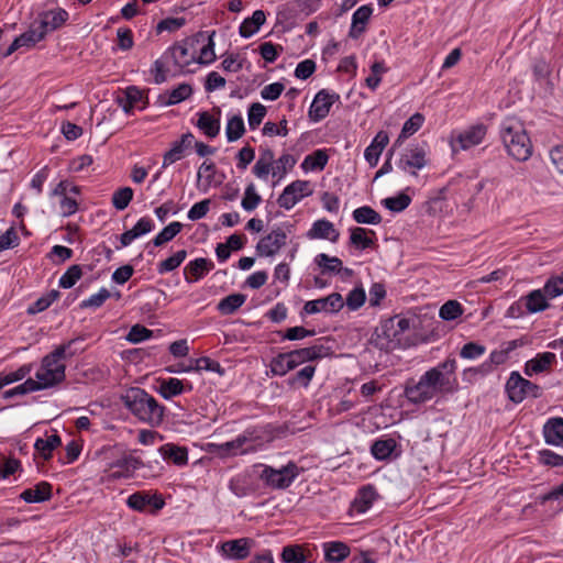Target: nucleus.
<instances>
[{
    "label": "nucleus",
    "instance_id": "423d86ee",
    "mask_svg": "<svg viewBox=\"0 0 563 563\" xmlns=\"http://www.w3.org/2000/svg\"><path fill=\"white\" fill-rule=\"evenodd\" d=\"M113 457L112 461L106 464V472L109 473L108 478L112 481L131 478L136 470L144 466L142 460L134 452L122 451L119 454H113Z\"/></svg>",
    "mask_w": 563,
    "mask_h": 563
},
{
    "label": "nucleus",
    "instance_id": "72a5a7b5",
    "mask_svg": "<svg viewBox=\"0 0 563 563\" xmlns=\"http://www.w3.org/2000/svg\"><path fill=\"white\" fill-rule=\"evenodd\" d=\"M246 301V295L244 294H231L222 298L218 305V311L223 316L233 314L238 311Z\"/></svg>",
    "mask_w": 563,
    "mask_h": 563
},
{
    "label": "nucleus",
    "instance_id": "f257e3e1",
    "mask_svg": "<svg viewBox=\"0 0 563 563\" xmlns=\"http://www.w3.org/2000/svg\"><path fill=\"white\" fill-rule=\"evenodd\" d=\"M121 400L124 407L144 423L157 427L164 420L165 407L142 388L132 387L128 389L121 396Z\"/></svg>",
    "mask_w": 563,
    "mask_h": 563
},
{
    "label": "nucleus",
    "instance_id": "cd10ccee",
    "mask_svg": "<svg viewBox=\"0 0 563 563\" xmlns=\"http://www.w3.org/2000/svg\"><path fill=\"white\" fill-rule=\"evenodd\" d=\"M275 155L271 148L261 150V154L255 165L253 166V174L260 178L266 180L269 173H273Z\"/></svg>",
    "mask_w": 563,
    "mask_h": 563
},
{
    "label": "nucleus",
    "instance_id": "c9c22d12",
    "mask_svg": "<svg viewBox=\"0 0 563 563\" xmlns=\"http://www.w3.org/2000/svg\"><path fill=\"white\" fill-rule=\"evenodd\" d=\"M377 339L378 344L384 349H393L400 343V335L396 328L389 329L388 319L382 323Z\"/></svg>",
    "mask_w": 563,
    "mask_h": 563
},
{
    "label": "nucleus",
    "instance_id": "4be33fe9",
    "mask_svg": "<svg viewBox=\"0 0 563 563\" xmlns=\"http://www.w3.org/2000/svg\"><path fill=\"white\" fill-rule=\"evenodd\" d=\"M340 232L334 228L333 223L327 219H320L313 222L312 227L307 232V238L310 240L324 239L331 242H336Z\"/></svg>",
    "mask_w": 563,
    "mask_h": 563
},
{
    "label": "nucleus",
    "instance_id": "412c9836",
    "mask_svg": "<svg viewBox=\"0 0 563 563\" xmlns=\"http://www.w3.org/2000/svg\"><path fill=\"white\" fill-rule=\"evenodd\" d=\"M217 117L208 111H201L198 113V120L196 126L208 137L213 139L220 133V114L219 108L214 109Z\"/></svg>",
    "mask_w": 563,
    "mask_h": 563
},
{
    "label": "nucleus",
    "instance_id": "39448f33",
    "mask_svg": "<svg viewBox=\"0 0 563 563\" xmlns=\"http://www.w3.org/2000/svg\"><path fill=\"white\" fill-rule=\"evenodd\" d=\"M429 164V145L426 141H422L410 143L400 155L397 166L401 170L416 176L417 170Z\"/></svg>",
    "mask_w": 563,
    "mask_h": 563
},
{
    "label": "nucleus",
    "instance_id": "052dcab7",
    "mask_svg": "<svg viewBox=\"0 0 563 563\" xmlns=\"http://www.w3.org/2000/svg\"><path fill=\"white\" fill-rule=\"evenodd\" d=\"M266 115V108L260 102L252 103L247 112L250 129L255 130Z\"/></svg>",
    "mask_w": 563,
    "mask_h": 563
},
{
    "label": "nucleus",
    "instance_id": "8fccbe9b",
    "mask_svg": "<svg viewBox=\"0 0 563 563\" xmlns=\"http://www.w3.org/2000/svg\"><path fill=\"white\" fill-rule=\"evenodd\" d=\"M183 230V223L174 221L165 227L153 240L155 246H162L172 241Z\"/></svg>",
    "mask_w": 563,
    "mask_h": 563
},
{
    "label": "nucleus",
    "instance_id": "680f3d73",
    "mask_svg": "<svg viewBox=\"0 0 563 563\" xmlns=\"http://www.w3.org/2000/svg\"><path fill=\"white\" fill-rule=\"evenodd\" d=\"M292 371L289 360L287 358V354L279 353L277 356L273 357L271 361V372L276 376H284L288 372Z\"/></svg>",
    "mask_w": 563,
    "mask_h": 563
},
{
    "label": "nucleus",
    "instance_id": "aec40b11",
    "mask_svg": "<svg viewBox=\"0 0 563 563\" xmlns=\"http://www.w3.org/2000/svg\"><path fill=\"white\" fill-rule=\"evenodd\" d=\"M213 268L214 264L211 260L205 257L195 258L184 268L185 280L189 284L195 283L203 278Z\"/></svg>",
    "mask_w": 563,
    "mask_h": 563
},
{
    "label": "nucleus",
    "instance_id": "5fc2aeb1",
    "mask_svg": "<svg viewBox=\"0 0 563 563\" xmlns=\"http://www.w3.org/2000/svg\"><path fill=\"white\" fill-rule=\"evenodd\" d=\"M316 373L314 365H306L288 379V385L308 387Z\"/></svg>",
    "mask_w": 563,
    "mask_h": 563
},
{
    "label": "nucleus",
    "instance_id": "9d476101",
    "mask_svg": "<svg viewBox=\"0 0 563 563\" xmlns=\"http://www.w3.org/2000/svg\"><path fill=\"white\" fill-rule=\"evenodd\" d=\"M311 184L308 180H295L286 186L277 199L279 207L289 210L302 198L312 195Z\"/></svg>",
    "mask_w": 563,
    "mask_h": 563
},
{
    "label": "nucleus",
    "instance_id": "6e6552de",
    "mask_svg": "<svg viewBox=\"0 0 563 563\" xmlns=\"http://www.w3.org/2000/svg\"><path fill=\"white\" fill-rule=\"evenodd\" d=\"M487 134V126L483 123H477L461 131L451 141L452 151L459 150L467 151L483 142Z\"/></svg>",
    "mask_w": 563,
    "mask_h": 563
},
{
    "label": "nucleus",
    "instance_id": "79ce46f5",
    "mask_svg": "<svg viewBox=\"0 0 563 563\" xmlns=\"http://www.w3.org/2000/svg\"><path fill=\"white\" fill-rule=\"evenodd\" d=\"M328 159L329 156L324 150H317L305 157L301 167L305 170H322Z\"/></svg>",
    "mask_w": 563,
    "mask_h": 563
},
{
    "label": "nucleus",
    "instance_id": "864d4df0",
    "mask_svg": "<svg viewBox=\"0 0 563 563\" xmlns=\"http://www.w3.org/2000/svg\"><path fill=\"white\" fill-rule=\"evenodd\" d=\"M296 164V159L290 154H283L278 159L274 161L273 176L282 179L285 177L287 172L291 169Z\"/></svg>",
    "mask_w": 563,
    "mask_h": 563
},
{
    "label": "nucleus",
    "instance_id": "ea45409f",
    "mask_svg": "<svg viewBox=\"0 0 563 563\" xmlns=\"http://www.w3.org/2000/svg\"><path fill=\"white\" fill-rule=\"evenodd\" d=\"M45 37L44 31L40 29V25L35 21L31 24L30 29L18 36V41L24 48L34 47L38 42Z\"/></svg>",
    "mask_w": 563,
    "mask_h": 563
},
{
    "label": "nucleus",
    "instance_id": "7c9ffc66",
    "mask_svg": "<svg viewBox=\"0 0 563 563\" xmlns=\"http://www.w3.org/2000/svg\"><path fill=\"white\" fill-rule=\"evenodd\" d=\"M324 559L328 562H342L350 554V548L342 541H331L323 543Z\"/></svg>",
    "mask_w": 563,
    "mask_h": 563
},
{
    "label": "nucleus",
    "instance_id": "37998d69",
    "mask_svg": "<svg viewBox=\"0 0 563 563\" xmlns=\"http://www.w3.org/2000/svg\"><path fill=\"white\" fill-rule=\"evenodd\" d=\"M185 391L183 382L178 378L163 379L159 384L158 393L165 399H170Z\"/></svg>",
    "mask_w": 563,
    "mask_h": 563
},
{
    "label": "nucleus",
    "instance_id": "0e129e2a",
    "mask_svg": "<svg viewBox=\"0 0 563 563\" xmlns=\"http://www.w3.org/2000/svg\"><path fill=\"white\" fill-rule=\"evenodd\" d=\"M542 290L549 298L561 296L563 294V275L550 277Z\"/></svg>",
    "mask_w": 563,
    "mask_h": 563
},
{
    "label": "nucleus",
    "instance_id": "bf43d9fd",
    "mask_svg": "<svg viewBox=\"0 0 563 563\" xmlns=\"http://www.w3.org/2000/svg\"><path fill=\"white\" fill-rule=\"evenodd\" d=\"M463 313L462 305L455 300L446 301L439 311V316L441 319L445 321L455 320Z\"/></svg>",
    "mask_w": 563,
    "mask_h": 563
},
{
    "label": "nucleus",
    "instance_id": "f704fd0d",
    "mask_svg": "<svg viewBox=\"0 0 563 563\" xmlns=\"http://www.w3.org/2000/svg\"><path fill=\"white\" fill-rule=\"evenodd\" d=\"M547 295L542 289L530 291L527 296L522 297L529 313H537L544 311L549 308Z\"/></svg>",
    "mask_w": 563,
    "mask_h": 563
},
{
    "label": "nucleus",
    "instance_id": "473e14b6",
    "mask_svg": "<svg viewBox=\"0 0 563 563\" xmlns=\"http://www.w3.org/2000/svg\"><path fill=\"white\" fill-rule=\"evenodd\" d=\"M397 448V442L393 438L378 439L371 446L372 455L379 461L390 459Z\"/></svg>",
    "mask_w": 563,
    "mask_h": 563
},
{
    "label": "nucleus",
    "instance_id": "4c0bfd02",
    "mask_svg": "<svg viewBox=\"0 0 563 563\" xmlns=\"http://www.w3.org/2000/svg\"><path fill=\"white\" fill-rule=\"evenodd\" d=\"M376 497L377 493L374 486L366 485L362 487L358 490L357 496L354 500V507L356 511L365 512L366 510H368L373 505L374 500L376 499Z\"/></svg>",
    "mask_w": 563,
    "mask_h": 563
},
{
    "label": "nucleus",
    "instance_id": "e2e57ef3",
    "mask_svg": "<svg viewBox=\"0 0 563 563\" xmlns=\"http://www.w3.org/2000/svg\"><path fill=\"white\" fill-rule=\"evenodd\" d=\"M262 198L256 192L254 184H250L245 188L244 197L242 199L241 206L246 211H253L261 203Z\"/></svg>",
    "mask_w": 563,
    "mask_h": 563
},
{
    "label": "nucleus",
    "instance_id": "393cba45",
    "mask_svg": "<svg viewBox=\"0 0 563 563\" xmlns=\"http://www.w3.org/2000/svg\"><path fill=\"white\" fill-rule=\"evenodd\" d=\"M144 96L141 89L135 86H130L125 89L124 95L118 97V103L125 113H132L134 108L144 109Z\"/></svg>",
    "mask_w": 563,
    "mask_h": 563
},
{
    "label": "nucleus",
    "instance_id": "338daca9",
    "mask_svg": "<svg viewBox=\"0 0 563 563\" xmlns=\"http://www.w3.org/2000/svg\"><path fill=\"white\" fill-rule=\"evenodd\" d=\"M110 296L111 294L107 288H101L97 294H93L88 299L82 300L80 302V308H99L107 299L110 298Z\"/></svg>",
    "mask_w": 563,
    "mask_h": 563
},
{
    "label": "nucleus",
    "instance_id": "f8f14e48",
    "mask_svg": "<svg viewBox=\"0 0 563 563\" xmlns=\"http://www.w3.org/2000/svg\"><path fill=\"white\" fill-rule=\"evenodd\" d=\"M404 395L413 405L424 404L435 397L424 374L420 376L418 382L412 379L407 382Z\"/></svg>",
    "mask_w": 563,
    "mask_h": 563
},
{
    "label": "nucleus",
    "instance_id": "bb28decb",
    "mask_svg": "<svg viewBox=\"0 0 563 563\" xmlns=\"http://www.w3.org/2000/svg\"><path fill=\"white\" fill-rule=\"evenodd\" d=\"M20 497L25 503H43L52 497V485L47 482H41L33 488L25 489Z\"/></svg>",
    "mask_w": 563,
    "mask_h": 563
},
{
    "label": "nucleus",
    "instance_id": "a211bd4d",
    "mask_svg": "<svg viewBox=\"0 0 563 563\" xmlns=\"http://www.w3.org/2000/svg\"><path fill=\"white\" fill-rule=\"evenodd\" d=\"M187 45V41L175 43L163 54V59H170L175 66L181 69L189 66L192 62H196V57L194 54H189Z\"/></svg>",
    "mask_w": 563,
    "mask_h": 563
},
{
    "label": "nucleus",
    "instance_id": "49530a36",
    "mask_svg": "<svg viewBox=\"0 0 563 563\" xmlns=\"http://www.w3.org/2000/svg\"><path fill=\"white\" fill-rule=\"evenodd\" d=\"M353 219L362 224H379L382 222V216L368 206L355 209Z\"/></svg>",
    "mask_w": 563,
    "mask_h": 563
},
{
    "label": "nucleus",
    "instance_id": "4d7b16f0",
    "mask_svg": "<svg viewBox=\"0 0 563 563\" xmlns=\"http://www.w3.org/2000/svg\"><path fill=\"white\" fill-rule=\"evenodd\" d=\"M133 199V189L123 187L115 190L112 195V205L118 210H124Z\"/></svg>",
    "mask_w": 563,
    "mask_h": 563
},
{
    "label": "nucleus",
    "instance_id": "ddd939ff",
    "mask_svg": "<svg viewBox=\"0 0 563 563\" xmlns=\"http://www.w3.org/2000/svg\"><path fill=\"white\" fill-rule=\"evenodd\" d=\"M329 353L330 349L322 344H313L308 347L286 352L287 358L289 360L292 369L306 362L323 358L329 355Z\"/></svg>",
    "mask_w": 563,
    "mask_h": 563
},
{
    "label": "nucleus",
    "instance_id": "20e7f679",
    "mask_svg": "<svg viewBox=\"0 0 563 563\" xmlns=\"http://www.w3.org/2000/svg\"><path fill=\"white\" fill-rule=\"evenodd\" d=\"M300 471L301 468L294 462H289L280 468L263 465L260 479L272 489L283 490L294 483L300 474Z\"/></svg>",
    "mask_w": 563,
    "mask_h": 563
},
{
    "label": "nucleus",
    "instance_id": "f3484780",
    "mask_svg": "<svg viewBox=\"0 0 563 563\" xmlns=\"http://www.w3.org/2000/svg\"><path fill=\"white\" fill-rule=\"evenodd\" d=\"M68 18L69 14L65 9L57 8L41 13L38 21L36 22L40 25V29L44 31V34L46 35L47 33L62 27Z\"/></svg>",
    "mask_w": 563,
    "mask_h": 563
},
{
    "label": "nucleus",
    "instance_id": "e433bc0d",
    "mask_svg": "<svg viewBox=\"0 0 563 563\" xmlns=\"http://www.w3.org/2000/svg\"><path fill=\"white\" fill-rule=\"evenodd\" d=\"M159 451L164 459L172 461L178 466H183L188 463V452L185 448L167 443L161 446Z\"/></svg>",
    "mask_w": 563,
    "mask_h": 563
},
{
    "label": "nucleus",
    "instance_id": "6ab92c4d",
    "mask_svg": "<svg viewBox=\"0 0 563 563\" xmlns=\"http://www.w3.org/2000/svg\"><path fill=\"white\" fill-rule=\"evenodd\" d=\"M252 541L247 538L229 540L221 544L222 555L229 560H243L251 553Z\"/></svg>",
    "mask_w": 563,
    "mask_h": 563
},
{
    "label": "nucleus",
    "instance_id": "3c124183",
    "mask_svg": "<svg viewBox=\"0 0 563 563\" xmlns=\"http://www.w3.org/2000/svg\"><path fill=\"white\" fill-rule=\"evenodd\" d=\"M411 203V198L405 194L399 192L395 197H388L382 200V205L391 212H401Z\"/></svg>",
    "mask_w": 563,
    "mask_h": 563
},
{
    "label": "nucleus",
    "instance_id": "c756f323",
    "mask_svg": "<svg viewBox=\"0 0 563 563\" xmlns=\"http://www.w3.org/2000/svg\"><path fill=\"white\" fill-rule=\"evenodd\" d=\"M266 16L263 10H256L252 16L246 18L239 27V33L242 37L249 38L254 35L260 27L265 23Z\"/></svg>",
    "mask_w": 563,
    "mask_h": 563
},
{
    "label": "nucleus",
    "instance_id": "774afa93",
    "mask_svg": "<svg viewBox=\"0 0 563 563\" xmlns=\"http://www.w3.org/2000/svg\"><path fill=\"white\" fill-rule=\"evenodd\" d=\"M539 462L545 466L551 467H562L563 466V456L556 454L551 450H541L539 451Z\"/></svg>",
    "mask_w": 563,
    "mask_h": 563
},
{
    "label": "nucleus",
    "instance_id": "13d9d810",
    "mask_svg": "<svg viewBox=\"0 0 563 563\" xmlns=\"http://www.w3.org/2000/svg\"><path fill=\"white\" fill-rule=\"evenodd\" d=\"M192 93V88L188 84H180L175 89H173L169 95L168 99L165 101L166 106H173L176 103H179L187 98H189Z\"/></svg>",
    "mask_w": 563,
    "mask_h": 563
},
{
    "label": "nucleus",
    "instance_id": "7ed1b4c3",
    "mask_svg": "<svg viewBox=\"0 0 563 563\" xmlns=\"http://www.w3.org/2000/svg\"><path fill=\"white\" fill-rule=\"evenodd\" d=\"M456 362L448 358L424 373L433 394L449 395L457 390L459 383L455 375Z\"/></svg>",
    "mask_w": 563,
    "mask_h": 563
},
{
    "label": "nucleus",
    "instance_id": "58836bf2",
    "mask_svg": "<svg viewBox=\"0 0 563 563\" xmlns=\"http://www.w3.org/2000/svg\"><path fill=\"white\" fill-rule=\"evenodd\" d=\"M424 118L421 113L412 114L402 125L400 134L395 142V146L400 145L406 139L415 134L421 126Z\"/></svg>",
    "mask_w": 563,
    "mask_h": 563
},
{
    "label": "nucleus",
    "instance_id": "c85d7f7f",
    "mask_svg": "<svg viewBox=\"0 0 563 563\" xmlns=\"http://www.w3.org/2000/svg\"><path fill=\"white\" fill-rule=\"evenodd\" d=\"M62 445V439L58 434L54 433L47 435L45 439L37 438L34 443L35 452L45 461L53 456L55 449Z\"/></svg>",
    "mask_w": 563,
    "mask_h": 563
},
{
    "label": "nucleus",
    "instance_id": "603ef678",
    "mask_svg": "<svg viewBox=\"0 0 563 563\" xmlns=\"http://www.w3.org/2000/svg\"><path fill=\"white\" fill-rule=\"evenodd\" d=\"M367 230L364 228L356 227L351 230L350 242L358 250H366L373 247L375 242L373 239L366 235Z\"/></svg>",
    "mask_w": 563,
    "mask_h": 563
},
{
    "label": "nucleus",
    "instance_id": "f03ea898",
    "mask_svg": "<svg viewBox=\"0 0 563 563\" xmlns=\"http://www.w3.org/2000/svg\"><path fill=\"white\" fill-rule=\"evenodd\" d=\"M500 137L507 153L519 162L528 161L532 155V144L522 124L506 120L500 126Z\"/></svg>",
    "mask_w": 563,
    "mask_h": 563
},
{
    "label": "nucleus",
    "instance_id": "a18cd8bd",
    "mask_svg": "<svg viewBox=\"0 0 563 563\" xmlns=\"http://www.w3.org/2000/svg\"><path fill=\"white\" fill-rule=\"evenodd\" d=\"M187 257L186 250H179L157 264V273L164 275L178 268Z\"/></svg>",
    "mask_w": 563,
    "mask_h": 563
},
{
    "label": "nucleus",
    "instance_id": "5701e85b",
    "mask_svg": "<svg viewBox=\"0 0 563 563\" xmlns=\"http://www.w3.org/2000/svg\"><path fill=\"white\" fill-rule=\"evenodd\" d=\"M542 432L547 444L554 446L563 445V418L553 417L548 419Z\"/></svg>",
    "mask_w": 563,
    "mask_h": 563
},
{
    "label": "nucleus",
    "instance_id": "69168bd1",
    "mask_svg": "<svg viewBox=\"0 0 563 563\" xmlns=\"http://www.w3.org/2000/svg\"><path fill=\"white\" fill-rule=\"evenodd\" d=\"M153 336V331L145 328L142 324H134L131 327L126 340L131 343H140L144 340L151 339Z\"/></svg>",
    "mask_w": 563,
    "mask_h": 563
},
{
    "label": "nucleus",
    "instance_id": "b1692460",
    "mask_svg": "<svg viewBox=\"0 0 563 563\" xmlns=\"http://www.w3.org/2000/svg\"><path fill=\"white\" fill-rule=\"evenodd\" d=\"M373 13V8L368 4L360 7L352 15V24L349 31L351 38H358L366 30V25Z\"/></svg>",
    "mask_w": 563,
    "mask_h": 563
},
{
    "label": "nucleus",
    "instance_id": "de8ad7c7",
    "mask_svg": "<svg viewBox=\"0 0 563 563\" xmlns=\"http://www.w3.org/2000/svg\"><path fill=\"white\" fill-rule=\"evenodd\" d=\"M314 263L322 268V273L339 274L342 271V261L336 256L320 253L314 257Z\"/></svg>",
    "mask_w": 563,
    "mask_h": 563
},
{
    "label": "nucleus",
    "instance_id": "1a4fd4ad",
    "mask_svg": "<svg viewBox=\"0 0 563 563\" xmlns=\"http://www.w3.org/2000/svg\"><path fill=\"white\" fill-rule=\"evenodd\" d=\"M129 508L139 512L155 514L165 506V501L159 494H151V492H136L126 499Z\"/></svg>",
    "mask_w": 563,
    "mask_h": 563
},
{
    "label": "nucleus",
    "instance_id": "2f4dec72",
    "mask_svg": "<svg viewBox=\"0 0 563 563\" xmlns=\"http://www.w3.org/2000/svg\"><path fill=\"white\" fill-rule=\"evenodd\" d=\"M65 376L64 369H53L44 367L43 365H41L35 373V377L43 384L45 389L62 383L65 379Z\"/></svg>",
    "mask_w": 563,
    "mask_h": 563
},
{
    "label": "nucleus",
    "instance_id": "2eb2a0df",
    "mask_svg": "<svg viewBox=\"0 0 563 563\" xmlns=\"http://www.w3.org/2000/svg\"><path fill=\"white\" fill-rule=\"evenodd\" d=\"M339 99V95L329 93L325 89L320 90L316 96L309 109V118L319 122L323 120L330 112L334 101Z\"/></svg>",
    "mask_w": 563,
    "mask_h": 563
},
{
    "label": "nucleus",
    "instance_id": "9b49d317",
    "mask_svg": "<svg viewBox=\"0 0 563 563\" xmlns=\"http://www.w3.org/2000/svg\"><path fill=\"white\" fill-rule=\"evenodd\" d=\"M343 306L344 301L342 296L339 292H332L327 297L307 301L302 308L301 316L319 312L336 313Z\"/></svg>",
    "mask_w": 563,
    "mask_h": 563
},
{
    "label": "nucleus",
    "instance_id": "0eeeda50",
    "mask_svg": "<svg viewBox=\"0 0 563 563\" xmlns=\"http://www.w3.org/2000/svg\"><path fill=\"white\" fill-rule=\"evenodd\" d=\"M508 398L515 402L520 404L527 397L540 398L542 396V388L523 378L518 372H511L505 386Z\"/></svg>",
    "mask_w": 563,
    "mask_h": 563
},
{
    "label": "nucleus",
    "instance_id": "6e6d98bb",
    "mask_svg": "<svg viewBox=\"0 0 563 563\" xmlns=\"http://www.w3.org/2000/svg\"><path fill=\"white\" fill-rule=\"evenodd\" d=\"M82 276L81 266L74 264L60 276L58 285L64 289L71 288Z\"/></svg>",
    "mask_w": 563,
    "mask_h": 563
},
{
    "label": "nucleus",
    "instance_id": "a878e982",
    "mask_svg": "<svg viewBox=\"0 0 563 563\" xmlns=\"http://www.w3.org/2000/svg\"><path fill=\"white\" fill-rule=\"evenodd\" d=\"M556 356L552 352H544L537 354L536 357L529 360L525 365V374L532 376L545 372L550 368L551 364L555 362Z\"/></svg>",
    "mask_w": 563,
    "mask_h": 563
},
{
    "label": "nucleus",
    "instance_id": "c03bdc74",
    "mask_svg": "<svg viewBox=\"0 0 563 563\" xmlns=\"http://www.w3.org/2000/svg\"><path fill=\"white\" fill-rule=\"evenodd\" d=\"M245 133V125L241 114H235L228 120L225 134L229 142L238 141Z\"/></svg>",
    "mask_w": 563,
    "mask_h": 563
},
{
    "label": "nucleus",
    "instance_id": "dca6fc26",
    "mask_svg": "<svg viewBox=\"0 0 563 563\" xmlns=\"http://www.w3.org/2000/svg\"><path fill=\"white\" fill-rule=\"evenodd\" d=\"M286 240L287 235L283 229H274L269 234L258 241L256 251L260 255L272 256L286 244Z\"/></svg>",
    "mask_w": 563,
    "mask_h": 563
},
{
    "label": "nucleus",
    "instance_id": "a19ab883",
    "mask_svg": "<svg viewBox=\"0 0 563 563\" xmlns=\"http://www.w3.org/2000/svg\"><path fill=\"white\" fill-rule=\"evenodd\" d=\"M249 437L240 434L235 439L221 443L218 445V453L221 456L236 455L238 453H244L243 445L249 442Z\"/></svg>",
    "mask_w": 563,
    "mask_h": 563
},
{
    "label": "nucleus",
    "instance_id": "4468645a",
    "mask_svg": "<svg viewBox=\"0 0 563 563\" xmlns=\"http://www.w3.org/2000/svg\"><path fill=\"white\" fill-rule=\"evenodd\" d=\"M283 563H312L314 561V548L308 543L288 544L280 553Z\"/></svg>",
    "mask_w": 563,
    "mask_h": 563
},
{
    "label": "nucleus",
    "instance_id": "09e8293b",
    "mask_svg": "<svg viewBox=\"0 0 563 563\" xmlns=\"http://www.w3.org/2000/svg\"><path fill=\"white\" fill-rule=\"evenodd\" d=\"M60 296V292L56 289L51 290L48 294L40 297L36 301L31 303L26 312L29 314H36L44 310H46L55 300H57Z\"/></svg>",
    "mask_w": 563,
    "mask_h": 563
}]
</instances>
